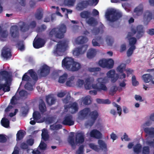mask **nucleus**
<instances>
[{"mask_svg": "<svg viewBox=\"0 0 154 154\" xmlns=\"http://www.w3.org/2000/svg\"><path fill=\"white\" fill-rule=\"evenodd\" d=\"M106 75L109 78L111 79V82L113 83L116 82L118 78L117 74H116V71L113 69L110 70L107 73Z\"/></svg>", "mask_w": 154, "mask_h": 154, "instance_id": "17", "label": "nucleus"}, {"mask_svg": "<svg viewBox=\"0 0 154 154\" xmlns=\"http://www.w3.org/2000/svg\"><path fill=\"white\" fill-rule=\"evenodd\" d=\"M81 68V64L77 62L74 60L73 63L69 70V71L75 72L78 71Z\"/></svg>", "mask_w": 154, "mask_h": 154, "instance_id": "25", "label": "nucleus"}, {"mask_svg": "<svg viewBox=\"0 0 154 154\" xmlns=\"http://www.w3.org/2000/svg\"><path fill=\"white\" fill-rule=\"evenodd\" d=\"M27 73H25L23 76L22 80L27 82L30 81L31 79L30 77L27 75Z\"/></svg>", "mask_w": 154, "mask_h": 154, "instance_id": "62", "label": "nucleus"}, {"mask_svg": "<svg viewBox=\"0 0 154 154\" xmlns=\"http://www.w3.org/2000/svg\"><path fill=\"white\" fill-rule=\"evenodd\" d=\"M11 83V81H8L7 83L6 81H5L4 84H0V91L2 89L5 92L10 91Z\"/></svg>", "mask_w": 154, "mask_h": 154, "instance_id": "22", "label": "nucleus"}, {"mask_svg": "<svg viewBox=\"0 0 154 154\" xmlns=\"http://www.w3.org/2000/svg\"><path fill=\"white\" fill-rule=\"evenodd\" d=\"M33 117L34 120H38L40 119L41 115L38 112L35 111L33 114Z\"/></svg>", "mask_w": 154, "mask_h": 154, "instance_id": "50", "label": "nucleus"}, {"mask_svg": "<svg viewBox=\"0 0 154 154\" xmlns=\"http://www.w3.org/2000/svg\"><path fill=\"white\" fill-rule=\"evenodd\" d=\"M39 108L40 112L42 114H43L47 111V108L43 100L40 102L39 105Z\"/></svg>", "mask_w": 154, "mask_h": 154, "instance_id": "32", "label": "nucleus"}, {"mask_svg": "<svg viewBox=\"0 0 154 154\" xmlns=\"http://www.w3.org/2000/svg\"><path fill=\"white\" fill-rule=\"evenodd\" d=\"M122 16V14L121 13L117 12L114 9L108 11L106 14V17L107 20L111 22L117 20Z\"/></svg>", "mask_w": 154, "mask_h": 154, "instance_id": "4", "label": "nucleus"}, {"mask_svg": "<svg viewBox=\"0 0 154 154\" xmlns=\"http://www.w3.org/2000/svg\"><path fill=\"white\" fill-rule=\"evenodd\" d=\"M106 42L108 45L109 46L112 45L113 42V39L109 36H107Z\"/></svg>", "mask_w": 154, "mask_h": 154, "instance_id": "57", "label": "nucleus"}, {"mask_svg": "<svg viewBox=\"0 0 154 154\" xmlns=\"http://www.w3.org/2000/svg\"><path fill=\"white\" fill-rule=\"evenodd\" d=\"M90 97L89 96L85 97L83 100V103L85 105L90 104L91 103Z\"/></svg>", "mask_w": 154, "mask_h": 154, "instance_id": "51", "label": "nucleus"}, {"mask_svg": "<svg viewBox=\"0 0 154 154\" xmlns=\"http://www.w3.org/2000/svg\"><path fill=\"white\" fill-rule=\"evenodd\" d=\"M91 137L97 139H100L102 137V134L99 131L96 129L92 130L90 133Z\"/></svg>", "mask_w": 154, "mask_h": 154, "instance_id": "23", "label": "nucleus"}, {"mask_svg": "<svg viewBox=\"0 0 154 154\" xmlns=\"http://www.w3.org/2000/svg\"><path fill=\"white\" fill-rule=\"evenodd\" d=\"M66 30V26L64 24H60L57 27L51 29L49 32V37L52 41L57 42L55 38H63Z\"/></svg>", "mask_w": 154, "mask_h": 154, "instance_id": "2", "label": "nucleus"}, {"mask_svg": "<svg viewBox=\"0 0 154 154\" xmlns=\"http://www.w3.org/2000/svg\"><path fill=\"white\" fill-rule=\"evenodd\" d=\"M62 124L64 125L71 126L74 124L72 116L70 115H67L63 119Z\"/></svg>", "mask_w": 154, "mask_h": 154, "instance_id": "11", "label": "nucleus"}, {"mask_svg": "<svg viewBox=\"0 0 154 154\" xmlns=\"http://www.w3.org/2000/svg\"><path fill=\"white\" fill-rule=\"evenodd\" d=\"M89 5L88 1H82L79 3L76 7V9L78 11H82L86 8Z\"/></svg>", "mask_w": 154, "mask_h": 154, "instance_id": "20", "label": "nucleus"}, {"mask_svg": "<svg viewBox=\"0 0 154 154\" xmlns=\"http://www.w3.org/2000/svg\"><path fill=\"white\" fill-rule=\"evenodd\" d=\"M98 63L99 66L102 67L111 69L113 67L114 62L112 59L107 60L103 59L99 61Z\"/></svg>", "mask_w": 154, "mask_h": 154, "instance_id": "6", "label": "nucleus"}, {"mask_svg": "<svg viewBox=\"0 0 154 154\" xmlns=\"http://www.w3.org/2000/svg\"><path fill=\"white\" fill-rule=\"evenodd\" d=\"M73 59L69 57L65 58L62 62V67L69 71L74 61Z\"/></svg>", "mask_w": 154, "mask_h": 154, "instance_id": "8", "label": "nucleus"}, {"mask_svg": "<svg viewBox=\"0 0 154 154\" xmlns=\"http://www.w3.org/2000/svg\"><path fill=\"white\" fill-rule=\"evenodd\" d=\"M89 116L91 120H88L87 121L86 125H87L91 127L94 125L96 120L98 118V113L97 111L94 110L90 112L89 113Z\"/></svg>", "mask_w": 154, "mask_h": 154, "instance_id": "9", "label": "nucleus"}, {"mask_svg": "<svg viewBox=\"0 0 154 154\" xmlns=\"http://www.w3.org/2000/svg\"><path fill=\"white\" fill-rule=\"evenodd\" d=\"M17 42V45L18 47V49L21 51H23L25 49L23 41L22 40H18Z\"/></svg>", "mask_w": 154, "mask_h": 154, "instance_id": "42", "label": "nucleus"}, {"mask_svg": "<svg viewBox=\"0 0 154 154\" xmlns=\"http://www.w3.org/2000/svg\"><path fill=\"white\" fill-rule=\"evenodd\" d=\"M96 51L94 49L91 48L89 49L87 53V57L88 58L91 59L93 58L96 55Z\"/></svg>", "mask_w": 154, "mask_h": 154, "instance_id": "33", "label": "nucleus"}, {"mask_svg": "<svg viewBox=\"0 0 154 154\" xmlns=\"http://www.w3.org/2000/svg\"><path fill=\"white\" fill-rule=\"evenodd\" d=\"M21 109L22 110V115L24 116H26L29 111L28 107L27 106H23L22 107Z\"/></svg>", "mask_w": 154, "mask_h": 154, "instance_id": "49", "label": "nucleus"}, {"mask_svg": "<svg viewBox=\"0 0 154 154\" xmlns=\"http://www.w3.org/2000/svg\"><path fill=\"white\" fill-rule=\"evenodd\" d=\"M91 15V12L88 11H84L80 13V16L81 18L87 19Z\"/></svg>", "mask_w": 154, "mask_h": 154, "instance_id": "35", "label": "nucleus"}, {"mask_svg": "<svg viewBox=\"0 0 154 154\" xmlns=\"http://www.w3.org/2000/svg\"><path fill=\"white\" fill-rule=\"evenodd\" d=\"M118 89L116 85H113L110 88L109 93L110 95L113 96L116 92Z\"/></svg>", "mask_w": 154, "mask_h": 154, "instance_id": "48", "label": "nucleus"}, {"mask_svg": "<svg viewBox=\"0 0 154 154\" xmlns=\"http://www.w3.org/2000/svg\"><path fill=\"white\" fill-rule=\"evenodd\" d=\"M126 64L124 63H121L117 68V71L120 73H123L126 68Z\"/></svg>", "mask_w": 154, "mask_h": 154, "instance_id": "45", "label": "nucleus"}, {"mask_svg": "<svg viewBox=\"0 0 154 154\" xmlns=\"http://www.w3.org/2000/svg\"><path fill=\"white\" fill-rule=\"evenodd\" d=\"M10 34L11 37L14 38H18L19 37V29L16 26H11Z\"/></svg>", "mask_w": 154, "mask_h": 154, "instance_id": "15", "label": "nucleus"}, {"mask_svg": "<svg viewBox=\"0 0 154 154\" xmlns=\"http://www.w3.org/2000/svg\"><path fill=\"white\" fill-rule=\"evenodd\" d=\"M67 46L66 41H59L57 45V47L54 51V53L56 54L57 56H62L66 50Z\"/></svg>", "mask_w": 154, "mask_h": 154, "instance_id": "5", "label": "nucleus"}, {"mask_svg": "<svg viewBox=\"0 0 154 154\" xmlns=\"http://www.w3.org/2000/svg\"><path fill=\"white\" fill-rule=\"evenodd\" d=\"M20 28L21 30L23 32L27 31L29 29V26L26 25L24 23H23V25L21 26Z\"/></svg>", "mask_w": 154, "mask_h": 154, "instance_id": "55", "label": "nucleus"}, {"mask_svg": "<svg viewBox=\"0 0 154 154\" xmlns=\"http://www.w3.org/2000/svg\"><path fill=\"white\" fill-rule=\"evenodd\" d=\"M97 102L99 104H110L111 101L108 99H103L97 98L96 100Z\"/></svg>", "mask_w": 154, "mask_h": 154, "instance_id": "41", "label": "nucleus"}, {"mask_svg": "<svg viewBox=\"0 0 154 154\" xmlns=\"http://www.w3.org/2000/svg\"><path fill=\"white\" fill-rule=\"evenodd\" d=\"M0 75L2 79L4 80L7 83L8 81L11 82V75L9 72L6 70H3L0 72Z\"/></svg>", "mask_w": 154, "mask_h": 154, "instance_id": "18", "label": "nucleus"}, {"mask_svg": "<svg viewBox=\"0 0 154 154\" xmlns=\"http://www.w3.org/2000/svg\"><path fill=\"white\" fill-rule=\"evenodd\" d=\"M75 142L77 144L82 143L85 140V135L82 132L77 133L75 136Z\"/></svg>", "mask_w": 154, "mask_h": 154, "instance_id": "21", "label": "nucleus"}, {"mask_svg": "<svg viewBox=\"0 0 154 154\" xmlns=\"http://www.w3.org/2000/svg\"><path fill=\"white\" fill-rule=\"evenodd\" d=\"M98 144L100 148L102 150L106 151L107 150V146L105 143L102 140H99Z\"/></svg>", "mask_w": 154, "mask_h": 154, "instance_id": "38", "label": "nucleus"}, {"mask_svg": "<svg viewBox=\"0 0 154 154\" xmlns=\"http://www.w3.org/2000/svg\"><path fill=\"white\" fill-rule=\"evenodd\" d=\"M25 134L22 130H20L18 131L16 134V140L19 141L21 140L24 137Z\"/></svg>", "mask_w": 154, "mask_h": 154, "instance_id": "36", "label": "nucleus"}, {"mask_svg": "<svg viewBox=\"0 0 154 154\" xmlns=\"http://www.w3.org/2000/svg\"><path fill=\"white\" fill-rule=\"evenodd\" d=\"M43 16V14L42 11L41 9H38L35 14V18L38 20H40L42 19Z\"/></svg>", "mask_w": 154, "mask_h": 154, "instance_id": "40", "label": "nucleus"}, {"mask_svg": "<svg viewBox=\"0 0 154 154\" xmlns=\"http://www.w3.org/2000/svg\"><path fill=\"white\" fill-rule=\"evenodd\" d=\"M84 146L83 145L80 146L78 150L76 151L77 154H83Z\"/></svg>", "mask_w": 154, "mask_h": 154, "instance_id": "63", "label": "nucleus"}, {"mask_svg": "<svg viewBox=\"0 0 154 154\" xmlns=\"http://www.w3.org/2000/svg\"><path fill=\"white\" fill-rule=\"evenodd\" d=\"M132 32H128L127 38L129 40V45L131 46H135V45L137 42V40L135 37H133V36L136 33L137 31L134 29L131 30Z\"/></svg>", "mask_w": 154, "mask_h": 154, "instance_id": "10", "label": "nucleus"}, {"mask_svg": "<svg viewBox=\"0 0 154 154\" xmlns=\"http://www.w3.org/2000/svg\"><path fill=\"white\" fill-rule=\"evenodd\" d=\"M113 104L115 107L117 108V113L119 114V116H120L122 114V109L121 106L116 104V103L114 102Z\"/></svg>", "mask_w": 154, "mask_h": 154, "instance_id": "56", "label": "nucleus"}, {"mask_svg": "<svg viewBox=\"0 0 154 154\" xmlns=\"http://www.w3.org/2000/svg\"><path fill=\"white\" fill-rule=\"evenodd\" d=\"M88 40V39L86 37L81 36L78 37L76 39L75 42L76 44L80 45L86 43Z\"/></svg>", "mask_w": 154, "mask_h": 154, "instance_id": "24", "label": "nucleus"}, {"mask_svg": "<svg viewBox=\"0 0 154 154\" xmlns=\"http://www.w3.org/2000/svg\"><path fill=\"white\" fill-rule=\"evenodd\" d=\"M2 54L4 58H10L12 56L11 49L7 46H5L3 48Z\"/></svg>", "mask_w": 154, "mask_h": 154, "instance_id": "19", "label": "nucleus"}, {"mask_svg": "<svg viewBox=\"0 0 154 154\" xmlns=\"http://www.w3.org/2000/svg\"><path fill=\"white\" fill-rule=\"evenodd\" d=\"M142 154H149L150 149L147 146H144L143 147L142 150Z\"/></svg>", "mask_w": 154, "mask_h": 154, "instance_id": "54", "label": "nucleus"}, {"mask_svg": "<svg viewBox=\"0 0 154 154\" xmlns=\"http://www.w3.org/2000/svg\"><path fill=\"white\" fill-rule=\"evenodd\" d=\"M50 67L47 65L42 66L38 71V75L40 78L45 77L50 73Z\"/></svg>", "mask_w": 154, "mask_h": 154, "instance_id": "7", "label": "nucleus"}, {"mask_svg": "<svg viewBox=\"0 0 154 154\" xmlns=\"http://www.w3.org/2000/svg\"><path fill=\"white\" fill-rule=\"evenodd\" d=\"M144 82L146 83H148L152 80V77L150 74H147L143 75L142 76Z\"/></svg>", "mask_w": 154, "mask_h": 154, "instance_id": "43", "label": "nucleus"}, {"mask_svg": "<svg viewBox=\"0 0 154 154\" xmlns=\"http://www.w3.org/2000/svg\"><path fill=\"white\" fill-rule=\"evenodd\" d=\"M143 130L146 134L145 136L147 137L146 139L147 144L150 146L154 147V128L146 127Z\"/></svg>", "mask_w": 154, "mask_h": 154, "instance_id": "3", "label": "nucleus"}, {"mask_svg": "<svg viewBox=\"0 0 154 154\" xmlns=\"http://www.w3.org/2000/svg\"><path fill=\"white\" fill-rule=\"evenodd\" d=\"M75 76H72L67 79L66 84L67 86L72 87L75 85V82L74 81Z\"/></svg>", "mask_w": 154, "mask_h": 154, "instance_id": "30", "label": "nucleus"}, {"mask_svg": "<svg viewBox=\"0 0 154 154\" xmlns=\"http://www.w3.org/2000/svg\"><path fill=\"white\" fill-rule=\"evenodd\" d=\"M64 109L65 110L71 109L70 112L72 114H74L77 112L79 109L78 103L76 102H73L68 105H65Z\"/></svg>", "mask_w": 154, "mask_h": 154, "instance_id": "12", "label": "nucleus"}, {"mask_svg": "<svg viewBox=\"0 0 154 154\" xmlns=\"http://www.w3.org/2000/svg\"><path fill=\"white\" fill-rule=\"evenodd\" d=\"M28 73L33 80L35 82L37 81L38 80L37 75L33 69L29 70L28 71Z\"/></svg>", "mask_w": 154, "mask_h": 154, "instance_id": "31", "label": "nucleus"}, {"mask_svg": "<svg viewBox=\"0 0 154 154\" xmlns=\"http://www.w3.org/2000/svg\"><path fill=\"white\" fill-rule=\"evenodd\" d=\"M136 49L135 46H131L127 51V54L128 57L131 56L133 53L134 50Z\"/></svg>", "mask_w": 154, "mask_h": 154, "instance_id": "53", "label": "nucleus"}, {"mask_svg": "<svg viewBox=\"0 0 154 154\" xmlns=\"http://www.w3.org/2000/svg\"><path fill=\"white\" fill-rule=\"evenodd\" d=\"M136 30L137 34L136 36L137 38L139 39L142 37L143 33V27L141 25L138 26L136 28V29H135Z\"/></svg>", "mask_w": 154, "mask_h": 154, "instance_id": "28", "label": "nucleus"}, {"mask_svg": "<svg viewBox=\"0 0 154 154\" xmlns=\"http://www.w3.org/2000/svg\"><path fill=\"white\" fill-rule=\"evenodd\" d=\"M25 88L29 91H32L33 90V86L31 83L27 82L26 83L25 85Z\"/></svg>", "mask_w": 154, "mask_h": 154, "instance_id": "61", "label": "nucleus"}, {"mask_svg": "<svg viewBox=\"0 0 154 154\" xmlns=\"http://www.w3.org/2000/svg\"><path fill=\"white\" fill-rule=\"evenodd\" d=\"M90 109L89 108H85L81 110L78 114V119L79 120H83L86 119L90 112Z\"/></svg>", "mask_w": 154, "mask_h": 154, "instance_id": "13", "label": "nucleus"}, {"mask_svg": "<svg viewBox=\"0 0 154 154\" xmlns=\"http://www.w3.org/2000/svg\"><path fill=\"white\" fill-rule=\"evenodd\" d=\"M2 125L5 128H8L9 126L10 122L8 119L7 118H3L1 121Z\"/></svg>", "mask_w": 154, "mask_h": 154, "instance_id": "39", "label": "nucleus"}, {"mask_svg": "<svg viewBox=\"0 0 154 154\" xmlns=\"http://www.w3.org/2000/svg\"><path fill=\"white\" fill-rule=\"evenodd\" d=\"M46 101L47 103L51 106L55 103L56 99L51 95H48L46 97Z\"/></svg>", "mask_w": 154, "mask_h": 154, "instance_id": "29", "label": "nucleus"}, {"mask_svg": "<svg viewBox=\"0 0 154 154\" xmlns=\"http://www.w3.org/2000/svg\"><path fill=\"white\" fill-rule=\"evenodd\" d=\"M103 40L101 36H98L95 37L92 41V44L94 46H100V44L102 43Z\"/></svg>", "mask_w": 154, "mask_h": 154, "instance_id": "26", "label": "nucleus"}, {"mask_svg": "<svg viewBox=\"0 0 154 154\" xmlns=\"http://www.w3.org/2000/svg\"><path fill=\"white\" fill-rule=\"evenodd\" d=\"M45 43V40L40 38H35L33 41V45L34 47L36 49H38L44 46Z\"/></svg>", "mask_w": 154, "mask_h": 154, "instance_id": "14", "label": "nucleus"}, {"mask_svg": "<svg viewBox=\"0 0 154 154\" xmlns=\"http://www.w3.org/2000/svg\"><path fill=\"white\" fill-rule=\"evenodd\" d=\"M62 127V125L59 124L50 125V128L53 130H57L61 129Z\"/></svg>", "mask_w": 154, "mask_h": 154, "instance_id": "52", "label": "nucleus"}, {"mask_svg": "<svg viewBox=\"0 0 154 154\" xmlns=\"http://www.w3.org/2000/svg\"><path fill=\"white\" fill-rule=\"evenodd\" d=\"M92 33L96 35L99 33H102L103 32V29L101 27H94L92 30Z\"/></svg>", "mask_w": 154, "mask_h": 154, "instance_id": "37", "label": "nucleus"}, {"mask_svg": "<svg viewBox=\"0 0 154 154\" xmlns=\"http://www.w3.org/2000/svg\"><path fill=\"white\" fill-rule=\"evenodd\" d=\"M142 146L140 143L137 144L133 147V151L134 153L137 154H139L141 151Z\"/></svg>", "mask_w": 154, "mask_h": 154, "instance_id": "34", "label": "nucleus"}, {"mask_svg": "<svg viewBox=\"0 0 154 154\" xmlns=\"http://www.w3.org/2000/svg\"><path fill=\"white\" fill-rule=\"evenodd\" d=\"M68 142L72 147L75 146V138L73 136H69L68 139Z\"/></svg>", "mask_w": 154, "mask_h": 154, "instance_id": "47", "label": "nucleus"}, {"mask_svg": "<svg viewBox=\"0 0 154 154\" xmlns=\"http://www.w3.org/2000/svg\"><path fill=\"white\" fill-rule=\"evenodd\" d=\"M101 70L100 67H89L88 68V70L90 72L100 71Z\"/></svg>", "mask_w": 154, "mask_h": 154, "instance_id": "60", "label": "nucleus"}, {"mask_svg": "<svg viewBox=\"0 0 154 154\" xmlns=\"http://www.w3.org/2000/svg\"><path fill=\"white\" fill-rule=\"evenodd\" d=\"M152 13L149 11H146L144 14V20L146 22H149L152 19Z\"/></svg>", "mask_w": 154, "mask_h": 154, "instance_id": "27", "label": "nucleus"}, {"mask_svg": "<svg viewBox=\"0 0 154 154\" xmlns=\"http://www.w3.org/2000/svg\"><path fill=\"white\" fill-rule=\"evenodd\" d=\"M94 80L93 78L90 77H88L85 79L84 86L86 89H90L92 87L93 88L96 89L99 91L102 90L105 91H107V88L105 85L107 82V80L105 77L99 78L97 79V81L99 83V86H97L96 85L92 84Z\"/></svg>", "mask_w": 154, "mask_h": 154, "instance_id": "1", "label": "nucleus"}, {"mask_svg": "<svg viewBox=\"0 0 154 154\" xmlns=\"http://www.w3.org/2000/svg\"><path fill=\"white\" fill-rule=\"evenodd\" d=\"M75 0H65V4L68 6H73L74 4Z\"/></svg>", "mask_w": 154, "mask_h": 154, "instance_id": "59", "label": "nucleus"}, {"mask_svg": "<svg viewBox=\"0 0 154 154\" xmlns=\"http://www.w3.org/2000/svg\"><path fill=\"white\" fill-rule=\"evenodd\" d=\"M88 18L89 19L86 22L87 23L90 25H92L95 22V20L94 18L93 17H89Z\"/></svg>", "mask_w": 154, "mask_h": 154, "instance_id": "64", "label": "nucleus"}, {"mask_svg": "<svg viewBox=\"0 0 154 154\" xmlns=\"http://www.w3.org/2000/svg\"><path fill=\"white\" fill-rule=\"evenodd\" d=\"M88 46L87 45H85L80 47L75 48L73 51V54L78 56L80 54H84L87 50Z\"/></svg>", "mask_w": 154, "mask_h": 154, "instance_id": "16", "label": "nucleus"}, {"mask_svg": "<svg viewBox=\"0 0 154 154\" xmlns=\"http://www.w3.org/2000/svg\"><path fill=\"white\" fill-rule=\"evenodd\" d=\"M42 138L45 141L47 140L49 138V136L45 129L42 131Z\"/></svg>", "mask_w": 154, "mask_h": 154, "instance_id": "46", "label": "nucleus"}, {"mask_svg": "<svg viewBox=\"0 0 154 154\" xmlns=\"http://www.w3.org/2000/svg\"><path fill=\"white\" fill-rule=\"evenodd\" d=\"M89 147L92 149L97 152H98L100 150L98 146L95 145L94 143H91L89 144Z\"/></svg>", "mask_w": 154, "mask_h": 154, "instance_id": "58", "label": "nucleus"}, {"mask_svg": "<svg viewBox=\"0 0 154 154\" xmlns=\"http://www.w3.org/2000/svg\"><path fill=\"white\" fill-rule=\"evenodd\" d=\"M68 77V74L66 73H64L60 76L59 78L58 82L60 83H63L65 82Z\"/></svg>", "mask_w": 154, "mask_h": 154, "instance_id": "44", "label": "nucleus"}]
</instances>
